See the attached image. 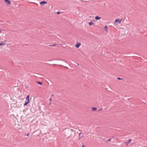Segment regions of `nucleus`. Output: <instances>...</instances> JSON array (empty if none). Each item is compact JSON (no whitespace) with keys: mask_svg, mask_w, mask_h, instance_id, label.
<instances>
[{"mask_svg":"<svg viewBox=\"0 0 147 147\" xmlns=\"http://www.w3.org/2000/svg\"><path fill=\"white\" fill-rule=\"evenodd\" d=\"M121 19L120 20L119 19H116L115 21L114 24L116 25H117L118 24H121Z\"/></svg>","mask_w":147,"mask_h":147,"instance_id":"nucleus-1","label":"nucleus"},{"mask_svg":"<svg viewBox=\"0 0 147 147\" xmlns=\"http://www.w3.org/2000/svg\"><path fill=\"white\" fill-rule=\"evenodd\" d=\"M26 101L24 103V106H26L30 102V100H29V95H28L27 96V97L26 98Z\"/></svg>","mask_w":147,"mask_h":147,"instance_id":"nucleus-2","label":"nucleus"},{"mask_svg":"<svg viewBox=\"0 0 147 147\" xmlns=\"http://www.w3.org/2000/svg\"><path fill=\"white\" fill-rule=\"evenodd\" d=\"M4 1L7 6L10 5L11 4V3L10 0H4Z\"/></svg>","mask_w":147,"mask_h":147,"instance_id":"nucleus-3","label":"nucleus"},{"mask_svg":"<svg viewBox=\"0 0 147 147\" xmlns=\"http://www.w3.org/2000/svg\"><path fill=\"white\" fill-rule=\"evenodd\" d=\"M47 1H43L41 2L40 3V4L41 5H43L45 4H47Z\"/></svg>","mask_w":147,"mask_h":147,"instance_id":"nucleus-4","label":"nucleus"},{"mask_svg":"<svg viewBox=\"0 0 147 147\" xmlns=\"http://www.w3.org/2000/svg\"><path fill=\"white\" fill-rule=\"evenodd\" d=\"M94 22H95L94 20L91 21L90 22L88 23V24L90 26H91L92 25L94 24Z\"/></svg>","mask_w":147,"mask_h":147,"instance_id":"nucleus-5","label":"nucleus"},{"mask_svg":"<svg viewBox=\"0 0 147 147\" xmlns=\"http://www.w3.org/2000/svg\"><path fill=\"white\" fill-rule=\"evenodd\" d=\"M81 45V43H77L76 45H75V47L77 48H78Z\"/></svg>","mask_w":147,"mask_h":147,"instance_id":"nucleus-6","label":"nucleus"},{"mask_svg":"<svg viewBox=\"0 0 147 147\" xmlns=\"http://www.w3.org/2000/svg\"><path fill=\"white\" fill-rule=\"evenodd\" d=\"M101 19V18L98 16H96L95 17V19L96 20H100Z\"/></svg>","mask_w":147,"mask_h":147,"instance_id":"nucleus-7","label":"nucleus"},{"mask_svg":"<svg viewBox=\"0 0 147 147\" xmlns=\"http://www.w3.org/2000/svg\"><path fill=\"white\" fill-rule=\"evenodd\" d=\"M5 45V43L4 42H2L0 43V46H3Z\"/></svg>","mask_w":147,"mask_h":147,"instance_id":"nucleus-8","label":"nucleus"},{"mask_svg":"<svg viewBox=\"0 0 147 147\" xmlns=\"http://www.w3.org/2000/svg\"><path fill=\"white\" fill-rule=\"evenodd\" d=\"M131 141V140L129 139L127 142H125L126 144L127 145L129 144L130 143V142Z\"/></svg>","mask_w":147,"mask_h":147,"instance_id":"nucleus-9","label":"nucleus"},{"mask_svg":"<svg viewBox=\"0 0 147 147\" xmlns=\"http://www.w3.org/2000/svg\"><path fill=\"white\" fill-rule=\"evenodd\" d=\"M104 29L105 30V31H107L108 30V28H107V26H105L104 28Z\"/></svg>","mask_w":147,"mask_h":147,"instance_id":"nucleus-10","label":"nucleus"},{"mask_svg":"<svg viewBox=\"0 0 147 147\" xmlns=\"http://www.w3.org/2000/svg\"><path fill=\"white\" fill-rule=\"evenodd\" d=\"M92 111H94L97 110V109L95 107H92Z\"/></svg>","mask_w":147,"mask_h":147,"instance_id":"nucleus-11","label":"nucleus"},{"mask_svg":"<svg viewBox=\"0 0 147 147\" xmlns=\"http://www.w3.org/2000/svg\"><path fill=\"white\" fill-rule=\"evenodd\" d=\"M56 44L52 45H49L50 46H53L54 47L56 46Z\"/></svg>","mask_w":147,"mask_h":147,"instance_id":"nucleus-12","label":"nucleus"},{"mask_svg":"<svg viewBox=\"0 0 147 147\" xmlns=\"http://www.w3.org/2000/svg\"><path fill=\"white\" fill-rule=\"evenodd\" d=\"M38 84H39L42 85V83L41 82H37Z\"/></svg>","mask_w":147,"mask_h":147,"instance_id":"nucleus-13","label":"nucleus"},{"mask_svg":"<svg viewBox=\"0 0 147 147\" xmlns=\"http://www.w3.org/2000/svg\"><path fill=\"white\" fill-rule=\"evenodd\" d=\"M117 79H119V80L120 79V78H117Z\"/></svg>","mask_w":147,"mask_h":147,"instance_id":"nucleus-14","label":"nucleus"},{"mask_svg":"<svg viewBox=\"0 0 147 147\" xmlns=\"http://www.w3.org/2000/svg\"><path fill=\"white\" fill-rule=\"evenodd\" d=\"M82 147H85L84 145H82Z\"/></svg>","mask_w":147,"mask_h":147,"instance_id":"nucleus-15","label":"nucleus"},{"mask_svg":"<svg viewBox=\"0 0 147 147\" xmlns=\"http://www.w3.org/2000/svg\"><path fill=\"white\" fill-rule=\"evenodd\" d=\"M29 135V134H27V136H28V135Z\"/></svg>","mask_w":147,"mask_h":147,"instance_id":"nucleus-16","label":"nucleus"},{"mask_svg":"<svg viewBox=\"0 0 147 147\" xmlns=\"http://www.w3.org/2000/svg\"><path fill=\"white\" fill-rule=\"evenodd\" d=\"M89 18H91V16H90L89 17Z\"/></svg>","mask_w":147,"mask_h":147,"instance_id":"nucleus-17","label":"nucleus"},{"mask_svg":"<svg viewBox=\"0 0 147 147\" xmlns=\"http://www.w3.org/2000/svg\"><path fill=\"white\" fill-rule=\"evenodd\" d=\"M1 30H0V33L1 32Z\"/></svg>","mask_w":147,"mask_h":147,"instance_id":"nucleus-18","label":"nucleus"}]
</instances>
